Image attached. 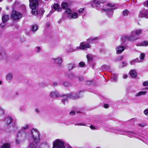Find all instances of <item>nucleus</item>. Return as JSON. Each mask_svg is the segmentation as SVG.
I'll use <instances>...</instances> for the list:
<instances>
[{
    "label": "nucleus",
    "instance_id": "23",
    "mask_svg": "<svg viewBox=\"0 0 148 148\" xmlns=\"http://www.w3.org/2000/svg\"><path fill=\"white\" fill-rule=\"evenodd\" d=\"M11 145L8 143L3 144L1 148H10Z\"/></svg>",
    "mask_w": 148,
    "mask_h": 148
},
{
    "label": "nucleus",
    "instance_id": "56",
    "mask_svg": "<svg viewBox=\"0 0 148 148\" xmlns=\"http://www.w3.org/2000/svg\"><path fill=\"white\" fill-rule=\"evenodd\" d=\"M35 111L37 113H39L40 112L38 108H36L35 109Z\"/></svg>",
    "mask_w": 148,
    "mask_h": 148
},
{
    "label": "nucleus",
    "instance_id": "63",
    "mask_svg": "<svg viewBox=\"0 0 148 148\" xmlns=\"http://www.w3.org/2000/svg\"><path fill=\"white\" fill-rule=\"evenodd\" d=\"M69 75V77H70V78H72V77H71V75Z\"/></svg>",
    "mask_w": 148,
    "mask_h": 148
},
{
    "label": "nucleus",
    "instance_id": "9",
    "mask_svg": "<svg viewBox=\"0 0 148 148\" xmlns=\"http://www.w3.org/2000/svg\"><path fill=\"white\" fill-rule=\"evenodd\" d=\"M90 45L89 44L82 42L80 44L79 49L82 50H84L88 48H90Z\"/></svg>",
    "mask_w": 148,
    "mask_h": 148
},
{
    "label": "nucleus",
    "instance_id": "51",
    "mask_svg": "<svg viewBox=\"0 0 148 148\" xmlns=\"http://www.w3.org/2000/svg\"><path fill=\"white\" fill-rule=\"evenodd\" d=\"M75 113L74 111H71V112H70V114L71 115H75Z\"/></svg>",
    "mask_w": 148,
    "mask_h": 148
},
{
    "label": "nucleus",
    "instance_id": "57",
    "mask_svg": "<svg viewBox=\"0 0 148 148\" xmlns=\"http://www.w3.org/2000/svg\"><path fill=\"white\" fill-rule=\"evenodd\" d=\"M57 10H58V12H60L62 11V9L61 8H59L58 7Z\"/></svg>",
    "mask_w": 148,
    "mask_h": 148
},
{
    "label": "nucleus",
    "instance_id": "17",
    "mask_svg": "<svg viewBox=\"0 0 148 148\" xmlns=\"http://www.w3.org/2000/svg\"><path fill=\"white\" fill-rule=\"evenodd\" d=\"M12 121L13 119L11 117H8L6 118L5 119V122L8 125H9L12 123Z\"/></svg>",
    "mask_w": 148,
    "mask_h": 148
},
{
    "label": "nucleus",
    "instance_id": "58",
    "mask_svg": "<svg viewBox=\"0 0 148 148\" xmlns=\"http://www.w3.org/2000/svg\"><path fill=\"white\" fill-rule=\"evenodd\" d=\"M57 84L56 83H54L53 84V85L54 86H56L57 85Z\"/></svg>",
    "mask_w": 148,
    "mask_h": 148
},
{
    "label": "nucleus",
    "instance_id": "10",
    "mask_svg": "<svg viewBox=\"0 0 148 148\" xmlns=\"http://www.w3.org/2000/svg\"><path fill=\"white\" fill-rule=\"evenodd\" d=\"M49 96L53 98H58L60 96V94L56 91H51L49 93Z\"/></svg>",
    "mask_w": 148,
    "mask_h": 148
},
{
    "label": "nucleus",
    "instance_id": "24",
    "mask_svg": "<svg viewBox=\"0 0 148 148\" xmlns=\"http://www.w3.org/2000/svg\"><path fill=\"white\" fill-rule=\"evenodd\" d=\"M75 64L73 63L69 64L68 66V69L69 70H71L74 67Z\"/></svg>",
    "mask_w": 148,
    "mask_h": 148
},
{
    "label": "nucleus",
    "instance_id": "38",
    "mask_svg": "<svg viewBox=\"0 0 148 148\" xmlns=\"http://www.w3.org/2000/svg\"><path fill=\"white\" fill-rule=\"evenodd\" d=\"M144 114L147 116H148V109H146L144 111Z\"/></svg>",
    "mask_w": 148,
    "mask_h": 148
},
{
    "label": "nucleus",
    "instance_id": "25",
    "mask_svg": "<svg viewBox=\"0 0 148 148\" xmlns=\"http://www.w3.org/2000/svg\"><path fill=\"white\" fill-rule=\"evenodd\" d=\"M65 9L66 10H65V12L67 14V17H68V16L69 15H71V10L69 8H66Z\"/></svg>",
    "mask_w": 148,
    "mask_h": 148
},
{
    "label": "nucleus",
    "instance_id": "64",
    "mask_svg": "<svg viewBox=\"0 0 148 148\" xmlns=\"http://www.w3.org/2000/svg\"><path fill=\"white\" fill-rule=\"evenodd\" d=\"M52 13V12H51V11H50L49 12V14H51Z\"/></svg>",
    "mask_w": 148,
    "mask_h": 148
},
{
    "label": "nucleus",
    "instance_id": "49",
    "mask_svg": "<svg viewBox=\"0 0 148 148\" xmlns=\"http://www.w3.org/2000/svg\"><path fill=\"white\" fill-rule=\"evenodd\" d=\"M90 128L92 130H95L96 129V127L93 125H91L90 126Z\"/></svg>",
    "mask_w": 148,
    "mask_h": 148
},
{
    "label": "nucleus",
    "instance_id": "44",
    "mask_svg": "<svg viewBox=\"0 0 148 148\" xmlns=\"http://www.w3.org/2000/svg\"><path fill=\"white\" fill-rule=\"evenodd\" d=\"M97 39V37H95L94 38H89L88 40H91V41H92L93 40H96V39Z\"/></svg>",
    "mask_w": 148,
    "mask_h": 148
},
{
    "label": "nucleus",
    "instance_id": "7",
    "mask_svg": "<svg viewBox=\"0 0 148 148\" xmlns=\"http://www.w3.org/2000/svg\"><path fill=\"white\" fill-rule=\"evenodd\" d=\"M79 93L78 94L72 93L68 95H65L63 97L62 101L63 103L64 104L66 102H67L68 98L69 97H70L73 99H76L79 98Z\"/></svg>",
    "mask_w": 148,
    "mask_h": 148
},
{
    "label": "nucleus",
    "instance_id": "16",
    "mask_svg": "<svg viewBox=\"0 0 148 148\" xmlns=\"http://www.w3.org/2000/svg\"><path fill=\"white\" fill-rule=\"evenodd\" d=\"M130 75L132 78H135L137 76V73L135 70H131L130 71Z\"/></svg>",
    "mask_w": 148,
    "mask_h": 148
},
{
    "label": "nucleus",
    "instance_id": "35",
    "mask_svg": "<svg viewBox=\"0 0 148 148\" xmlns=\"http://www.w3.org/2000/svg\"><path fill=\"white\" fill-rule=\"evenodd\" d=\"M127 65V63L126 61H123L121 63V67H123L126 66Z\"/></svg>",
    "mask_w": 148,
    "mask_h": 148
},
{
    "label": "nucleus",
    "instance_id": "60",
    "mask_svg": "<svg viewBox=\"0 0 148 148\" xmlns=\"http://www.w3.org/2000/svg\"><path fill=\"white\" fill-rule=\"evenodd\" d=\"M23 109L22 108H19V110L20 111H22Z\"/></svg>",
    "mask_w": 148,
    "mask_h": 148
},
{
    "label": "nucleus",
    "instance_id": "4",
    "mask_svg": "<svg viewBox=\"0 0 148 148\" xmlns=\"http://www.w3.org/2000/svg\"><path fill=\"white\" fill-rule=\"evenodd\" d=\"M52 148H64L65 146L63 141L60 139H57L53 141Z\"/></svg>",
    "mask_w": 148,
    "mask_h": 148
},
{
    "label": "nucleus",
    "instance_id": "61",
    "mask_svg": "<svg viewBox=\"0 0 148 148\" xmlns=\"http://www.w3.org/2000/svg\"><path fill=\"white\" fill-rule=\"evenodd\" d=\"M15 95H19V94L18 92H16L15 93Z\"/></svg>",
    "mask_w": 148,
    "mask_h": 148
},
{
    "label": "nucleus",
    "instance_id": "55",
    "mask_svg": "<svg viewBox=\"0 0 148 148\" xmlns=\"http://www.w3.org/2000/svg\"><path fill=\"white\" fill-rule=\"evenodd\" d=\"M137 46H142V42L137 44L136 45Z\"/></svg>",
    "mask_w": 148,
    "mask_h": 148
},
{
    "label": "nucleus",
    "instance_id": "22",
    "mask_svg": "<svg viewBox=\"0 0 148 148\" xmlns=\"http://www.w3.org/2000/svg\"><path fill=\"white\" fill-rule=\"evenodd\" d=\"M38 29V27L36 25H33L31 28V30L33 32H36Z\"/></svg>",
    "mask_w": 148,
    "mask_h": 148
},
{
    "label": "nucleus",
    "instance_id": "30",
    "mask_svg": "<svg viewBox=\"0 0 148 148\" xmlns=\"http://www.w3.org/2000/svg\"><path fill=\"white\" fill-rule=\"evenodd\" d=\"M4 114V110L3 108L0 107V116L3 115Z\"/></svg>",
    "mask_w": 148,
    "mask_h": 148
},
{
    "label": "nucleus",
    "instance_id": "8",
    "mask_svg": "<svg viewBox=\"0 0 148 148\" xmlns=\"http://www.w3.org/2000/svg\"><path fill=\"white\" fill-rule=\"evenodd\" d=\"M52 60L58 67H61L62 66V58L61 57H59L57 58H52Z\"/></svg>",
    "mask_w": 148,
    "mask_h": 148
},
{
    "label": "nucleus",
    "instance_id": "59",
    "mask_svg": "<svg viewBox=\"0 0 148 148\" xmlns=\"http://www.w3.org/2000/svg\"><path fill=\"white\" fill-rule=\"evenodd\" d=\"M139 125L140 126V127H144V125H143L142 124H140Z\"/></svg>",
    "mask_w": 148,
    "mask_h": 148
},
{
    "label": "nucleus",
    "instance_id": "39",
    "mask_svg": "<svg viewBox=\"0 0 148 148\" xmlns=\"http://www.w3.org/2000/svg\"><path fill=\"white\" fill-rule=\"evenodd\" d=\"M123 58V56H120L116 58V61L118 60H122Z\"/></svg>",
    "mask_w": 148,
    "mask_h": 148
},
{
    "label": "nucleus",
    "instance_id": "29",
    "mask_svg": "<svg viewBox=\"0 0 148 148\" xmlns=\"http://www.w3.org/2000/svg\"><path fill=\"white\" fill-rule=\"evenodd\" d=\"M52 7L55 10H57L58 8L59 7V5L57 4H55L53 5V7L52 5Z\"/></svg>",
    "mask_w": 148,
    "mask_h": 148
},
{
    "label": "nucleus",
    "instance_id": "13",
    "mask_svg": "<svg viewBox=\"0 0 148 148\" xmlns=\"http://www.w3.org/2000/svg\"><path fill=\"white\" fill-rule=\"evenodd\" d=\"M92 5L93 7L96 8L98 9L101 7L100 2L98 0H94Z\"/></svg>",
    "mask_w": 148,
    "mask_h": 148
},
{
    "label": "nucleus",
    "instance_id": "3",
    "mask_svg": "<svg viewBox=\"0 0 148 148\" xmlns=\"http://www.w3.org/2000/svg\"><path fill=\"white\" fill-rule=\"evenodd\" d=\"M142 29H135L132 31L131 34L129 36H124V38L125 40L131 42H134L138 39V38L135 36V35L138 36L141 34Z\"/></svg>",
    "mask_w": 148,
    "mask_h": 148
},
{
    "label": "nucleus",
    "instance_id": "11",
    "mask_svg": "<svg viewBox=\"0 0 148 148\" xmlns=\"http://www.w3.org/2000/svg\"><path fill=\"white\" fill-rule=\"evenodd\" d=\"M125 46L120 45L118 46L116 48V53L117 54L121 53L125 49Z\"/></svg>",
    "mask_w": 148,
    "mask_h": 148
},
{
    "label": "nucleus",
    "instance_id": "42",
    "mask_svg": "<svg viewBox=\"0 0 148 148\" xmlns=\"http://www.w3.org/2000/svg\"><path fill=\"white\" fill-rule=\"evenodd\" d=\"M136 60H132L130 62V64L131 65H133V64H135L136 63V62H135V61Z\"/></svg>",
    "mask_w": 148,
    "mask_h": 148
},
{
    "label": "nucleus",
    "instance_id": "52",
    "mask_svg": "<svg viewBox=\"0 0 148 148\" xmlns=\"http://www.w3.org/2000/svg\"><path fill=\"white\" fill-rule=\"evenodd\" d=\"M123 77L124 79H126L127 77V75L126 74H125L123 75Z\"/></svg>",
    "mask_w": 148,
    "mask_h": 148
},
{
    "label": "nucleus",
    "instance_id": "32",
    "mask_svg": "<svg viewBox=\"0 0 148 148\" xmlns=\"http://www.w3.org/2000/svg\"><path fill=\"white\" fill-rule=\"evenodd\" d=\"M112 79H113V80L116 81L117 80V76L116 75L114 74H113L112 75Z\"/></svg>",
    "mask_w": 148,
    "mask_h": 148
},
{
    "label": "nucleus",
    "instance_id": "47",
    "mask_svg": "<svg viewBox=\"0 0 148 148\" xmlns=\"http://www.w3.org/2000/svg\"><path fill=\"white\" fill-rule=\"evenodd\" d=\"M134 60H136L135 61V62L136 63V62L139 63V62H141L140 61V60H139L138 58H136L135 59H134Z\"/></svg>",
    "mask_w": 148,
    "mask_h": 148
},
{
    "label": "nucleus",
    "instance_id": "18",
    "mask_svg": "<svg viewBox=\"0 0 148 148\" xmlns=\"http://www.w3.org/2000/svg\"><path fill=\"white\" fill-rule=\"evenodd\" d=\"M146 93V91H140L136 93L135 95V96L136 97H139L142 95H144Z\"/></svg>",
    "mask_w": 148,
    "mask_h": 148
},
{
    "label": "nucleus",
    "instance_id": "20",
    "mask_svg": "<svg viewBox=\"0 0 148 148\" xmlns=\"http://www.w3.org/2000/svg\"><path fill=\"white\" fill-rule=\"evenodd\" d=\"M79 49V47H77L75 48H69L68 49L67 52L68 53L74 51L76 49Z\"/></svg>",
    "mask_w": 148,
    "mask_h": 148
},
{
    "label": "nucleus",
    "instance_id": "54",
    "mask_svg": "<svg viewBox=\"0 0 148 148\" xmlns=\"http://www.w3.org/2000/svg\"><path fill=\"white\" fill-rule=\"evenodd\" d=\"M104 108H108V105L107 104H105L104 105Z\"/></svg>",
    "mask_w": 148,
    "mask_h": 148
},
{
    "label": "nucleus",
    "instance_id": "15",
    "mask_svg": "<svg viewBox=\"0 0 148 148\" xmlns=\"http://www.w3.org/2000/svg\"><path fill=\"white\" fill-rule=\"evenodd\" d=\"M9 19V16L7 14H3L2 17V20L3 22H6Z\"/></svg>",
    "mask_w": 148,
    "mask_h": 148
},
{
    "label": "nucleus",
    "instance_id": "19",
    "mask_svg": "<svg viewBox=\"0 0 148 148\" xmlns=\"http://www.w3.org/2000/svg\"><path fill=\"white\" fill-rule=\"evenodd\" d=\"M13 77V75L12 73L8 74L6 77V79L8 81H10L12 79Z\"/></svg>",
    "mask_w": 148,
    "mask_h": 148
},
{
    "label": "nucleus",
    "instance_id": "37",
    "mask_svg": "<svg viewBox=\"0 0 148 148\" xmlns=\"http://www.w3.org/2000/svg\"><path fill=\"white\" fill-rule=\"evenodd\" d=\"M128 135L129 136V137H132L133 136H134L135 134L134 133L128 132Z\"/></svg>",
    "mask_w": 148,
    "mask_h": 148
},
{
    "label": "nucleus",
    "instance_id": "26",
    "mask_svg": "<svg viewBox=\"0 0 148 148\" xmlns=\"http://www.w3.org/2000/svg\"><path fill=\"white\" fill-rule=\"evenodd\" d=\"M145 57V54L144 53H142L140 54L139 56V58L140 59V60L141 62H142L143 60Z\"/></svg>",
    "mask_w": 148,
    "mask_h": 148
},
{
    "label": "nucleus",
    "instance_id": "41",
    "mask_svg": "<svg viewBox=\"0 0 148 148\" xmlns=\"http://www.w3.org/2000/svg\"><path fill=\"white\" fill-rule=\"evenodd\" d=\"M143 85L144 86H148V81H147L144 82L143 83Z\"/></svg>",
    "mask_w": 148,
    "mask_h": 148
},
{
    "label": "nucleus",
    "instance_id": "12",
    "mask_svg": "<svg viewBox=\"0 0 148 148\" xmlns=\"http://www.w3.org/2000/svg\"><path fill=\"white\" fill-rule=\"evenodd\" d=\"M139 16L140 17H145L148 18V10H146L145 12H140Z\"/></svg>",
    "mask_w": 148,
    "mask_h": 148
},
{
    "label": "nucleus",
    "instance_id": "27",
    "mask_svg": "<svg viewBox=\"0 0 148 148\" xmlns=\"http://www.w3.org/2000/svg\"><path fill=\"white\" fill-rule=\"evenodd\" d=\"M142 45L143 46L147 47L148 45V42L147 41H144L142 42Z\"/></svg>",
    "mask_w": 148,
    "mask_h": 148
},
{
    "label": "nucleus",
    "instance_id": "6",
    "mask_svg": "<svg viewBox=\"0 0 148 148\" xmlns=\"http://www.w3.org/2000/svg\"><path fill=\"white\" fill-rule=\"evenodd\" d=\"M11 18L14 21H18L21 19L22 17V14L16 10H13L11 14Z\"/></svg>",
    "mask_w": 148,
    "mask_h": 148
},
{
    "label": "nucleus",
    "instance_id": "5",
    "mask_svg": "<svg viewBox=\"0 0 148 148\" xmlns=\"http://www.w3.org/2000/svg\"><path fill=\"white\" fill-rule=\"evenodd\" d=\"M114 7V5L111 3L108 4L106 6L103 7V10L108 11V16L110 18H111L112 16L113 13V10L114 9L111 8Z\"/></svg>",
    "mask_w": 148,
    "mask_h": 148
},
{
    "label": "nucleus",
    "instance_id": "40",
    "mask_svg": "<svg viewBox=\"0 0 148 148\" xmlns=\"http://www.w3.org/2000/svg\"><path fill=\"white\" fill-rule=\"evenodd\" d=\"M85 65V63L83 62H80L79 63V66L80 67H83Z\"/></svg>",
    "mask_w": 148,
    "mask_h": 148
},
{
    "label": "nucleus",
    "instance_id": "2",
    "mask_svg": "<svg viewBox=\"0 0 148 148\" xmlns=\"http://www.w3.org/2000/svg\"><path fill=\"white\" fill-rule=\"evenodd\" d=\"M29 6L32 9V13L33 14L36 15L38 14L42 15L45 12V10L42 9H40L38 11L36 10V8L38 4L37 0H29Z\"/></svg>",
    "mask_w": 148,
    "mask_h": 148
},
{
    "label": "nucleus",
    "instance_id": "28",
    "mask_svg": "<svg viewBox=\"0 0 148 148\" xmlns=\"http://www.w3.org/2000/svg\"><path fill=\"white\" fill-rule=\"evenodd\" d=\"M62 6L63 9H66V8H67L68 4L66 3H62Z\"/></svg>",
    "mask_w": 148,
    "mask_h": 148
},
{
    "label": "nucleus",
    "instance_id": "1",
    "mask_svg": "<svg viewBox=\"0 0 148 148\" xmlns=\"http://www.w3.org/2000/svg\"><path fill=\"white\" fill-rule=\"evenodd\" d=\"M40 134L38 130L35 128L32 129L29 133L25 134L23 132H18L16 136L17 144H19L24 141L26 138L29 140L33 139V142L30 143L29 148H36L40 141Z\"/></svg>",
    "mask_w": 148,
    "mask_h": 148
},
{
    "label": "nucleus",
    "instance_id": "21",
    "mask_svg": "<svg viewBox=\"0 0 148 148\" xmlns=\"http://www.w3.org/2000/svg\"><path fill=\"white\" fill-rule=\"evenodd\" d=\"M86 57L88 61L89 62H91L92 60V56L90 54H87L86 55Z\"/></svg>",
    "mask_w": 148,
    "mask_h": 148
},
{
    "label": "nucleus",
    "instance_id": "43",
    "mask_svg": "<svg viewBox=\"0 0 148 148\" xmlns=\"http://www.w3.org/2000/svg\"><path fill=\"white\" fill-rule=\"evenodd\" d=\"M144 5L145 6L148 7V0L144 2Z\"/></svg>",
    "mask_w": 148,
    "mask_h": 148
},
{
    "label": "nucleus",
    "instance_id": "50",
    "mask_svg": "<svg viewBox=\"0 0 148 148\" xmlns=\"http://www.w3.org/2000/svg\"><path fill=\"white\" fill-rule=\"evenodd\" d=\"M84 10V9L83 8H80L78 12L79 13H80L82 12Z\"/></svg>",
    "mask_w": 148,
    "mask_h": 148
},
{
    "label": "nucleus",
    "instance_id": "46",
    "mask_svg": "<svg viewBox=\"0 0 148 148\" xmlns=\"http://www.w3.org/2000/svg\"><path fill=\"white\" fill-rule=\"evenodd\" d=\"M36 48L37 49V50H36V52L37 53H39L40 51V47H36Z\"/></svg>",
    "mask_w": 148,
    "mask_h": 148
},
{
    "label": "nucleus",
    "instance_id": "53",
    "mask_svg": "<svg viewBox=\"0 0 148 148\" xmlns=\"http://www.w3.org/2000/svg\"><path fill=\"white\" fill-rule=\"evenodd\" d=\"M106 66L105 65H104L101 66V68L103 69H106Z\"/></svg>",
    "mask_w": 148,
    "mask_h": 148
},
{
    "label": "nucleus",
    "instance_id": "45",
    "mask_svg": "<svg viewBox=\"0 0 148 148\" xmlns=\"http://www.w3.org/2000/svg\"><path fill=\"white\" fill-rule=\"evenodd\" d=\"M5 22H3L2 23H1V25H0V26L2 28H3L4 27L5 25Z\"/></svg>",
    "mask_w": 148,
    "mask_h": 148
},
{
    "label": "nucleus",
    "instance_id": "62",
    "mask_svg": "<svg viewBox=\"0 0 148 148\" xmlns=\"http://www.w3.org/2000/svg\"><path fill=\"white\" fill-rule=\"evenodd\" d=\"M66 148H72V147L70 146Z\"/></svg>",
    "mask_w": 148,
    "mask_h": 148
},
{
    "label": "nucleus",
    "instance_id": "34",
    "mask_svg": "<svg viewBox=\"0 0 148 148\" xmlns=\"http://www.w3.org/2000/svg\"><path fill=\"white\" fill-rule=\"evenodd\" d=\"M128 13V11L127 10H125L123 12V14L124 16H127Z\"/></svg>",
    "mask_w": 148,
    "mask_h": 148
},
{
    "label": "nucleus",
    "instance_id": "48",
    "mask_svg": "<svg viewBox=\"0 0 148 148\" xmlns=\"http://www.w3.org/2000/svg\"><path fill=\"white\" fill-rule=\"evenodd\" d=\"M69 85V84L67 82H64L63 83V85L64 86H68Z\"/></svg>",
    "mask_w": 148,
    "mask_h": 148
},
{
    "label": "nucleus",
    "instance_id": "14",
    "mask_svg": "<svg viewBox=\"0 0 148 148\" xmlns=\"http://www.w3.org/2000/svg\"><path fill=\"white\" fill-rule=\"evenodd\" d=\"M78 14L76 12L73 13L68 16V18L71 19H76L78 18Z\"/></svg>",
    "mask_w": 148,
    "mask_h": 148
},
{
    "label": "nucleus",
    "instance_id": "33",
    "mask_svg": "<svg viewBox=\"0 0 148 148\" xmlns=\"http://www.w3.org/2000/svg\"><path fill=\"white\" fill-rule=\"evenodd\" d=\"M75 126L80 125L83 126H86V124L84 123H78L75 124Z\"/></svg>",
    "mask_w": 148,
    "mask_h": 148
},
{
    "label": "nucleus",
    "instance_id": "36",
    "mask_svg": "<svg viewBox=\"0 0 148 148\" xmlns=\"http://www.w3.org/2000/svg\"><path fill=\"white\" fill-rule=\"evenodd\" d=\"M28 126L27 125H24V126L22 127V130H26L27 129V127H28Z\"/></svg>",
    "mask_w": 148,
    "mask_h": 148
},
{
    "label": "nucleus",
    "instance_id": "31",
    "mask_svg": "<svg viewBox=\"0 0 148 148\" xmlns=\"http://www.w3.org/2000/svg\"><path fill=\"white\" fill-rule=\"evenodd\" d=\"M5 54L4 51L1 49H0V56H3Z\"/></svg>",
    "mask_w": 148,
    "mask_h": 148
}]
</instances>
